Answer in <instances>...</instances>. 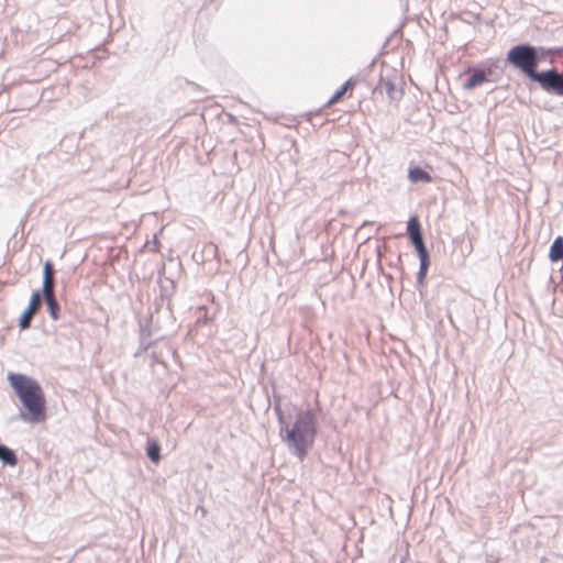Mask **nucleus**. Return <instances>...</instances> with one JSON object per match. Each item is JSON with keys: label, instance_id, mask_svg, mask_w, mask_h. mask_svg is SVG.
Wrapping results in <instances>:
<instances>
[{"label": "nucleus", "instance_id": "2eb2a0df", "mask_svg": "<svg viewBox=\"0 0 563 563\" xmlns=\"http://www.w3.org/2000/svg\"><path fill=\"white\" fill-rule=\"evenodd\" d=\"M157 242H158L157 235H154V239H153V243H154V245H156V244H157Z\"/></svg>", "mask_w": 563, "mask_h": 563}, {"label": "nucleus", "instance_id": "39448f33", "mask_svg": "<svg viewBox=\"0 0 563 563\" xmlns=\"http://www.w3.org/2000/svg\"><path fill=\"white\" fill-rule=\"evenodd\" d=\"M531 80L537 81L541 88L556 96H563V75L554 69L536 73Z\"/></svg>", "mask_w": 563, "mask_h": 563}, {"label": "nucleus", "instance_id": "7ed1b4c3", "mask_svg": "<svg viewBox=\"0 0 563 563\" xmlns=\"http://www.w3.org/2000/svg\"><path fill=\"white\" fill-rule=\"evenodd\" d=\"M507 60L525 73L530 79L537 73L538 56L533 46L526 44L514 46L507 54Z\"/></svg>", "mask_w": 563, "mask_h": 563}, {"label": "nucleus", "instance_id": "0eeeda50", "mask_svg": "<svg viewBox=\"0 0 563 563\" xmlns=\"http://www.w3.org/2000/svg\"><path fill=\"white\" fill-rule=\"evenodd\" d=\"M41 303V294L40 291H34L31 296L30 302L27 308L24 310L20 318V327L21 329H26L30 327L31 318L34 314V312L37 310L38 306Z\"/></svg>", "mask_w": 563, "mask_h": 563}, {"label": "nucleus", "instance_id": "f8f14e48", "mask_svg": "<svg viewBox=\"0 0 563 563\" xmlns=\"http://www.w3.org/2000/svg\"><path fill=\"white\" fill-rule=\"evenodd\" d=\"M147 456L153 461L154 463H158L161 460L159 454V445L156 441H148L147 448H146Z\"/></svg>", "mask_w": 563, "mask_h": 563}, {"label": "nucleus", "instance_id": "ddd939ff", "mask_svg": "<svg viewBox=\"0 0 563 563\" xmlns=\"http://www.w3.org/2000/svg\"><path fill=\"white\" fill-rule=\"evenodd\" d=\"M345 92L340 88L338 89L333 95L332 97L328 100V106H331V104H334L335 102H338L342 96L344 95Z\"/></svg>", "mask_w": 563, "mask_h": 563}, {"label": "nucleus", "instance_id": "20e7f679", "mask_svg": "<svg viewBox=\"0 0 563 563\" xmlns=\"http://www.w3.org/2000/svg\"><path fill=\"white\" fill-rule=\"evenodd\" d=\"M407 232L409 238L415 245L419 260H420V268L418 272L419 282H423L427 275V271L429 267V253L424 246L422 235L420 232V224L417 217H411L408 221Z\"/></svg>", "mask_w": 563, "mask_h": 563}, {"label": "nucleus", "instance_id": "9d476101", "mask_svg": "<svg viewBox=\"0 0 563 563\" xmlns=\"http://www.w3.org/2000/svg\"><path fill=\"white\" fill-rule=\"evenodd\" d=\"M549 257L552 262L563 258V238L558 236L551 245Z\"/></svg>", "mask_w": 563, "mask_h": 563}, {"label": "nucleus", "instance_id": "1a4fd4ad", "mask_svg": "<svg viewBox=\"0 0 563 563\" xmlns=\"http://www.w3.org/2000/svg\"><path fill=\"white\" fill-rule=\"evenodd\" d=\"M408 178L411 183H430L432 180L430 174L420 167L409 169Z\"/></svg>", "mask_w": 563, "mask_h": 563}, {"label": "nucleus", "instance_id": "f257e3e1", "mask_svg": "<svg viewBox=\"0 0 563 563\" xmlns=\"http://www.w3.org/2000/svg\"><path fill=\"white\" fill-rule=\"evenodd\" d=\"M275 410L278 417L282 440L285 442L289 452L302 461L313 445L317 437V412L311 408H307L298 411L292 419H287L283 415L279 406H276Z\"/></svg>", "mask_w": 563, "mask_h": 563}, {"label": "nucleus", "instance_id": "4468645a", "mask_svg": "<svg viewBox=\"0 0 563 563\" xmlns=\"http://www.w3.org/2000/svg\"><path fill=\"white\" fill-rule=\"evenodd\" d=\"M352 85V79H349L342 87L341 89L346 92V90L351 87Z\"/></svg>", "mask_w": 563, "mask_h": 563}, {"label": "nucleus", "instance_id": "6e6552de", "mask_svg": "<svg viewBox=\"0 0 563 563\" xmlns=\"http://www.w3.org/2000/svg\"><path fill=\"white\" fill-rule=\"evenodd\" d=\"M487 80L486 74L483 70H475L470 78L463 84L464 89L471 90L482 85Z\"/></svg>", "mask_w": 563, "mask_h": 563}, {"label": "nucleus", "instance_id": "423d86ee", "mask_svg": "<svg viewBox=\"0 0 563 563\" xmlns=\"http://www.w3.org/2000/svg\"><path fill=\"white\" fill-rule=\"evenodd\" d=\"M43 296L48 306L49 316L52 319H58V306L54 296V279H53V266L49 262L44 264L43 272Z\"/></svg>", "mask_w": 563, "mask_h": 563}, {"label": "nucleus", "instance_id": "f03ea898", "mask_svg": "<svg viewBox=\"0 0 563 563\" xmlns=\"http://www.w3.org/2000/svg\"><path fill=\"white\" fill-rule=\"evenodd\" d=\"M8 380L25 408L19 418L31 424L44 422L46 420V401L41 385L30 376L15 373H9Z\"/></svg>", "mask_w": 563, "mask_h": 563}, {"label": "nucleus", "instance_id": "9b49d317", "mask_svg": "<svg viewBox=\"0 0 563 563\" xmlns=\"http://www.w3.org/2000/svg\"><path fill=\"white\" fill-rule=\"evenodd\" d=\"M0 461L3 464L15 466L18 463L14 452L5 445L0 444Z\"/></svg>", "mask_w": 563, "mask_h": 563}]
</instances>
